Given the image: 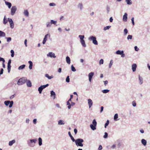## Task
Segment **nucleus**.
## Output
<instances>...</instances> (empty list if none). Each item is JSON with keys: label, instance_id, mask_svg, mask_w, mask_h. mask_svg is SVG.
<instances>
[{"label": "nucleus", "instance_id": "1", "mask_svg": "<svg viewBox=\"0 0 150 150\" xmlns=\"http://www.w3.org/2000/svg\"><path fill=\"white\" fill-rule=\"evenodd\" d=\"M75 142L76 145L78 146H83V144L82 143L83 142V140L81 139H78L74 141Z\"/></svg>", "mask_w": 150, "mask_h": 150}, {"label": "nucleus", "instance_id": "2", "mask_svg": "<svg viewBox=\"0 0 150 150\" xmlns=\"http://www.w3.org/2000/svg\"><path fill=\"white\" fill-rule=\"evenodd\" d=\"M27 81V79L26 77H23L20 79L17 82L18 85H20L24 84Z\"/></svg>", "mask_w": 150, "mask_h": 150}, {"label": "nucleus", "instance_id": "3", "mask_svg": "<svg viewBox=\"0 0 150 150\" xmlns=\"http://www.w3.org/2000/svg\"><path fill=\"white\" fill-rule=\"evenodd\" d=\"M93 124H91L90 126L91 129L93 130H94L96 129V126L97 125V122L96 121L95 119H94L93 120L92 122Z\"/></svg>", "mask_w": 150, "mask_h": 150}, {"label": "nucleus", "instance_id": "4", "mask_svg": "<svg viewBox=\"0 0 150 150\" xmlns=\"http://www.w3.org/2000/svg\"><path fill=\"white\" fill-rule=\"evenodd\" d=\"M4 103L5 104L6 106H8L9 104V107L10 108H11L13 106V101H10L9 100H7L5 101Z\"/></svg>", "mask_w": 150, "mask_h": 150}, {"label": "nucleus", "instance_id": "5", "mask_svg": "<svg viewBox=\"0 0 150 150\" xmlns=\"http://www.w3.org/2000/svg\"><path fill=\"white\" fill-rule=\"evenodd\" d=\"M49 84H47L45 85H42L40 87L38 88V90L39 91L40 93H41L42 90L45 88L46 87L48 86Z\"/></svg>", "mask_w": 150, "mask_h": 150}, {"label": "nucleus", "instance_id": "6", "mask_svg": "<svg viewBox=\"0 0 150 150\" xmlns=\"http://www.w3.org/2000/svg\"><path fill=\"white\" fill-rule=\"evenodd\" d=\"M89 39L93 41V43L95 45H97L98 44V42L95 37L92 36L89 38Z\"/></svg>", "mask_w": 150, "mask_h": 150}, {"label": "nucleus", "instance_id": "7", "mask_svg": "<svg viewBox=\"0 0 150 150\" xmlns=\"http://www.w3.org/2000/svg\"><path fill=\"white\" fill-rule=\"evenodd\" d=\"M17 10V8L15 6H13L11 9V14L12 15H13Z\"/></svg>", "mask_w": 150, "mask_h": 150}, {"label": "nucleus", "instance_id": "8", "mask_svg": "<svg viewBox=\"0 0 150 150\" xmlns=\"http://www.w3.org/2000/svg\"><path fill=\"white\" fill-rule=\"evenodd\" d=\"M47 56H50L51 57H56V56H55L54 53L52 52H49L48 54H47Z\"/></svg>", "mask_w": 150, "mask_h": 150}, {"label": "nucleus", "instance_id": "9", "mask_svg": "<svg viewBox=\"0 0 150 150\" xmlns=\"http://www.w3.org/2000/svg\"><path fill=\"white\" fill-rule=\"evenodd\" d=\"M88 103L89 105V107L90 108L93 105L92 101L91 99H88Z\"/></svg>", "mask_w": 150, "mask_h": 150}, {"label": "nucleus", "instance_id": "10", "mask_svg": "<svg viewBox=\"0 0 150 150\" xmlns=\"http://www.w3.org/2000/svg\"><path fill=\"white\" fill-rule=\"evenodd\" d=\"M93 74L94 73L93 72H91L88 75L89 79L90 82L91 81V79L92 78L93 76Z\"/></svg>", "mask_w": 150, "mask_h": 150}, {"label": "nucleus", "instance_id": "11", "mask_svg": "<svg viewBox=\"0 0 150 150\" xmlns=\"http://www.w3.org/2000/svg\"><path fill=\"white\" fill-rule=\"evenodd\" d=\"M137 65L136 64H134L132 65V69L133 72L135 71L136 70Z\"/></svg>", "mask_w": 150, "mask_h": 150}, {"label": "nucleus", "instance_id": "12", "mask_svg": "<svg viewBox=\"0 0 150 150\" xmlns=\"http://www.w3.org/2000/svg\"><path fill=\"white\" fill-rule=\"evenodd\" d=\"M127 14L125 13L123 16V20L124 21H126L127 20Z\"/></svg>", "mask_w": 150, "mask_h": 150}, {"label": "nucleus", "instance_id": "13", "mask_svg": "<svg viewBox=\"0 0 150 150\" xmlns=\"http://www.w3.org/2000/svg\"><path fill=\"white\" fill-rule=\"evenodd\" d=\"M26 82V85L28 87H30L32 86L31 83L30 81L29 80H27Z\"/></svg>", "mask_w": 150, "mask_h": 150}, {"label": "nucleus", "instance_id": "14", "mask_svg": "<svg viewBox=\"0 0 150 150\" xmlns=\"http://www.w3.org/2000/svg\"><path fill=\"white\" fill-rule=\"evenodd\" d=\"M48 35V34H46L45 35L44 40H43L42 43L43 44H44L46 42L47 40V38Z\"/></svg>", "mask_w": 150, "mask_h": 150}, {"label": "nucleus", "instance_id": "15", "mask_svg": "<svg viewBox=\"0 0 150 150\" xmlns=\"http://www.w3.org/2000/svg\"><path fill=\"white\" fill-rule=\"evenodd\" d=\"M6 4L8 6L9 8H10L11 6V3L6 1H5Z\"/></svg>", "mask_w": 150, "mask_h": 150}, {"label": "nucleus", "instance_id": "16", "mask_svg": "<svg viewBox=\"0 0 150 150\" xmlns=\"http://www.w3.org/2000/svg\"><path fill=\"white\" fill-rule=\"evenodd\" d=\"M68 134L69 136V137H70L72 141L73 142H74L75 141V139L73 137V136H72V135L71 134V132H68Z\"/></svg>", "mask_w": 150, "mask_h": 150}, {"label": "nucleus", "instance_id": "17", "mask_svg": "<svg viewBox=\"0 0 150 150\" xmlns=\"http://www.w3.org/2000/svg\"><path fill=\"white\" fill-rule=\"evenodd\" d=\"M66 61L67 62L68 64H70V59L69 57L67 56L66 57Z\"/></svg>", "mask_w": 150, "mask_h": 150}, {"label": "nucleus", "instance_id": "18", "mask_svg": "<svg viewBox=\"0 0 150 150\" xmlns=\"http://www.w3.org/2000/svg\"><path fill=\"white\" fill-rule=\"evenodd\" d=\"M28 63L30 64L29 66V68L30 69H32L33 63L30 61H29L28 62Z\"/></svg>", "mask_w": 150, "mask_h": 150}, {"label": "nucleus", "instance_id": "19", "mask_svg": "<svg viewBox=\"0 0 150 150\" xmlns=\"http://www.w3.org/2000/svg\"><path fill=\"white\" fill-rule=\"evenodd\" d=\"M80 42L83 45V46L84 47H86V45L85 43V42L84 40H80Z\"/></svg>", "mask_w": 150, "mask_h": 150}, {"label": "nucleus", "instance_id": "20", "mask_svg": "<svg viewBox=\"0 0 150 150\" xmlns=\"http://www.w3.org/2000/svg\"><path fill=\"white\" fill-rule=\"evenodd\" d=\"M45 76L48 79H51L53 77V76H49V74H46L45 75Z\"/></svg>", "mask_w": 150, "mask_h": 150}, {"label": "nucleus", "instance_id": "21", "mask_svg": "<svg viewBox=\"0 0 150 150\" xmlns=\"http://www.w3.org/2000/svg\"><path fill=\"white\" fill-rule=\"evenodd\" d=\"M5 35L6 34L4 32L0 31V37H4Z\"/></svg>", "mask_w": 150, "mask_h": 150}, {"label": "nucleus", "instance_id": "22", "mask_svg": "<svg viewBox=\"0 0 150 150\" xmlns=\"http://www.w3.org/2000/svg\"><path fill=\"white\" fill-rule=\"evenodd\" d=\"M123 51H120V50H117V51L116 53L117 54H120L121 55V54H122L123 53Z\"/></svg>", "mask_w": 150, "mask_h": 150}, {"label": "nucleus", "instance_id": "23", "mask_svg": "<svg viewBox=\"0 0 150 150\" xmlns=\"http://www.w3.org/2000/svg\"><path fill=\"white\" fill-rule=\"evenodd\" d=\"M142 143L144 146H145L146 144V141L145 140L143 139L142 140Z\"/></svg>", "mask_w": 150, "mask_h": 150}, {"label": "nucleus", "instance_id": "24", "mask_svg": "<svg viewBox=\"0 0 150 150\" xmlns=\"http://www.w3.org/2000/svg\"><path fill=\"white\" fill-rule=\"evenodd\" d=\"M15 142V141L14 140H13L11 141H10L9 142V146H11Z\"/></svg>", "mask_w": 150, "mask_h": 150}, {"label": "nucleus", "instance_id": "25", "mask_svg": "<svg viewBox=\"0 0 150 150\" xmlns=\"http://www.w3.org/2000/svg\"><path fill=\"white\" fill-rule=\"evenodd\" d=\"M39 144L40 146H41L42 144V139L40 137H39L38 139Z\"/></svg>", "mask_w": 150, "mask_h": 150}, {"label": "nucleus", "instance_id": "26", "mask_svg": "<svg viewBox=\"0 0 150 150\" xmlns=\"http://www.w3.org/2000/svg\"><path fill=\"white\" fill-rule=\"evenodd\" d=\"M25 67V64H23L20 66L18 68V69L19 70L22 69H24Z\"/></svg>", "mask_w": 150, "mask_h": 150}, {"label": "nucleus", "instance_id": "27", "mask_svg": "<svg viewBox=\"0 0 150 150\" xmlns=\"http://www.w3.org/2000/svg\"><path fill=\"white\" fill-rule=\"evenodd\" d=\"M64 122L62 120H60L58 121V124L62 125L64 124Z\"/></svg>", "mask_w": 150, "mask_h": 150}, {"label": "nucleus", "instance_id": "28", "mask_svg": "<svg viewBox=\"0 0 150 150\" xmlns=\"http://www.w3.org/2000/svg\"><path fill=\"white\" fill-rule=\"evenodd\" d=\"M11 67V64H8L7 69H8V72L9 73L10 71Z\"/></svg>", "mask_w": 150, "mask_h": 150}, {"label": "nucleus", "instance_id": "29", "mask_svg": "<svg viewBox=\"0 0 150 150\" xmlns=\"http://www.w3.org/2000/svg\"><path fill=\"white\" fill-rule=\"evenodd\" d=\"M24 14L26 16H28L29 15V13L27 10H26L24 11Z\"/></svg>", "mask_w": 150, "mask_h": 150}, {"label": "nucleus", "instance_id": "30", "mask_svg": "<svg viewBox=\"0 0 150 150\" xmlns=\"http://www.w3.org/2000/svg\"><path fill=\"white\" fill-rule=\"evenodd\" d=\"M83 4L81 3H80L78 5V7L79 8L81 9H82L83 8Z\"/></svg>", "mask_w": 150, "mask_h": 150}, {"label": "nucleus", "instance_id": "31", "mask_svg": "<svg viewBox=\"0 0 150 150\" xmlns=\"http://www.w3.org/2000/svg\"><path fill=\"white\" fill-rule=\"evenodd\" d=\"M111 27V26H108L106 27H105L104 28V30H107L109 29Z\"/></svg>", "mask_w": 150, "mask_h": 150}, {"label": "nucleus", "instance_id": "32", "mask_svg": "<svg viewBox=\"0 0 150 150\" xmlns=\"http://www.w3.org/2000/svg\"><path fill=\"white\" fill-rule=\"evenodd\" d=\"M126 2L128 4L130 5L132 4V2L131 0H126Z\"/></svg>", "mask_w": 150, "mask_h": 150}, {"label": "nucleus", "instance_id": "33", "mask_svg": "<svg viewBox=\"0 0 150 150\" xmlns=\"http://www.w3.org/2000/svg\"><path fill=\"white\" fill-rule=\"evenodd\" d=\"M79 37L80 38V40H83V38H84V36L83 35H79Z\"/></svg>", "mask_w": 150, "mask_h": 150}, {"label": "nucleus", "instance_id": "34", "mask_svg": "<svg viewBox=\"0 0 150 150\" xmlns=\"http://www.w3.org/2000/svg\"><path fill=\"white\" fill-rule=\"evenodd\" d=\"M37 141V140L36 139H31L30 140V142L31 143H35Z\"/></svg>", "mask_w": 150, "mask_h": 150}, {"label": "nucleus", "instance_id": "35", "mask_svg": "<svg viewBox=\"0 0 150 150\" xmlns=\"http://www.w3.org/2000/svg\"><path fill=\"white\" fill-rule=\"evenodd\" d=\"M50 23H51V24H53L54 25H55L57 23V21L51 20Z\"/></svg>", "mask_w": 150, "mask_h": 150}, {"label": "nucleus", "instance_id": "36", "mask_svg": "<svg viewBox=\"0 0 150 150\" xmlns=\"http://www.w3.org/2000/svg\"><path fill=\"white\" fill-rule=\"evenodd\" d=\"M118 118V114H115L114 116V120H117V119Z\"/></svg>", "mask_w": 150, "mask_h": 150}, {"label": "nucleus", "instance_id": "37", "mask_svg": "<svg viewBox=\"0 0 150 150\" xmlns=\"http://www.w3.org/2000/svg\"><path fill=\"white\" fill-rule=\"evenodd\" d=\"M6 16H5L4 19V23L5 24H6L8 22V21L6 19Z\"/></svg>", "mask_w": 150, "mask_h": 150}, {"label": "nucleus", "instance_id": "38", "mask_svg": "<svg viewBox=\"0 0 150 150\" xmlns=\"http://www.w3.org/2000/svg\"><path fill=\"white\" fill-rule=\"evenodd\" d=\"M109 90H107V89H106V90H103L102 91V92L103 93H106L108 92H109Z\"/></svg>", "mask_w": 150, "mask_h": 150}, {"label": "nucleus", "instance_id": "39", "mask_svg": "<svg viewBox=\"0 0 150 150\" xmlns=\"http://www.w3.org/2000/svg\"><path fill=\"white\" fill-rule=\"evenodd\" d=\"M71 69L72 71H76V69H75V68H74V67L73 65H72L71 66Z\"/></svg>", "mask_w": 150, "mask_h": 150}, {"label": "nucleus", "instance_id": "40", "mask_svg": "<svg viewBox=\"0 0 150 150\" xmlns=\"http://www.w3.org/2000/svg\"><path fill=\"white\" fill-rule=\"evenodd\" d=\"M11 56L12 57H13L14 56V52L13 50H11Z\"/></svg>", "mask_w": 150, "mask_h": 150}, {"label": "nucleus", "instance_id": "41", "mask_svg": "<svg viewBox=\"0 0 150 150\" xmlns=\"http://www.w3.org/2000/svg\"><path fill=\"white\" fill-rule=\"evenodd\" d=\"M139 79L140 80V84H142V78L139 76Z\"/></svg>", "mask_w": 150, "mask_h": 150}, {"label": "nucleus", "instance_id": "42", "mask_svg": "<svg viewBox=\"0 0 150 150\" xmlns=\"http://www.w3.org/2000/svg\"><path fill=\"white\" fill-rule=\"evenodd\" d=\"M113 62H112V60H111L110 62V64L109 65V68H111L112 65V64Z\"/></svg>", "mask_w": 150, "mask_h": 150}, {"label": "nucleus", "instance_id": "43", "mask_svg": "<svg viewBox=\"0 0 150 150\" xmlns=\"http://www.w3.org/2000/svg\"><path fill=\"white\" fill-rule=\"evenodd\" d=\"M70 81V79L69 78V76H68L66 79V81L67 82H69Z\"/></svg>", "mask_w": 150, "mask_h": 150}, {"label": "nucleus", "instance_id": "44", "mask_svg": "<svg viewBox=\"0 0 150 150\" xmlns=\"http://www.w3.org/2000/svg\"><path fill=\"white\" fill-rule=\"evenodd\" d=\"M51 23L50 22H48L47 23V27H50L51 25Z\"/></svg>", "mask_w": 150, "mask_h": 150}, {"label": "nucleus", "instance_id": "45", "mask_svg": "<svg viewBox=\"0 0 150 150\" xmlns=\"http://www.w3.org/2000/svg\"><path fill=\"white\" fill-rule=\"evenodd\" d=\"M109 121L108 120H107L106 123L105 124V127H106V126H107L109 124Z\"/></svg>", "mask_w": 150, "mask_h": 150}, {"label": "nucleus", "instance_id": "46", "mask_svg": "<svg viewBox=\"0 0 150 150\" xmlns=\"http://www.w3.org/2000/svg\"><path fill=\"white\" fill-rule=\"evenodd\" d=\"M51 96H54L55 95V92H54L53 91H52L51 92Z\"/></svg>", "mask_w": 150, "mask_h": 150}, {"label": "nucleus", "instance_id": "47", "mask_svg": "<svg viewBox=\"0 0 150 150\" xmlns=\"http://www.w3.org/2000/svg\"><path fill=\"white\" fill-rule=\"evenodd\" d=\"M1 61L3 62V63H5V60L3 58L0 57V62Z\"/></svg>", "mask_w": 150, "mask_h": 150}, {"label": "nucleus", "instance_id": "48", "mask_svg": "<svg viewBox=\"0 0 150 150\" xmlns=\"http://www.w3.org/2000/svg\"><path fill=\"white\" fill-rule=\"evenodd\" d=\"M103 59H101L99 61L100 64H103Z\"/></svg>", "mask_w": 150, "mask_h": 150}, {"label": "nucleus", "instance_id": "49", "mask_svg": "<svg viewBox=\"0 0 150 150\" xmlns=\"http://www.w3.org/2000/svg\"><path fill=\"white\" fill-rule=\"evenodd\" d=\"M132 35H129L127 37V38L128 40L129 39H132Z\"/></svg>", "mask_w": 150, "mask_h": 150}, {"label": "nucleus", "instance_id": "50", "mask_svg": "<svg viewBox=\"0 0 150 150\" xmlns=\"http://www.w3.org/2000/svg\"><path fill=\"white\" fill-rule=\"evenodd\" d=\"M108 136V134L106 132L105 133V135L104 136V138H106Z\"/></svg>", "mask_w": 150, "mask_h": 150}, {"label": "nucleus", "instance_id": "51", "mask_svg": "<svg viewBox=\"0 0 150 150\" xmlns=\"http://www.w3.org/2000/svg\"><path fill=\"white\" fill-rule=\"evenodd\" d=\"M8 21L10 23V24L12 23L13 22L12 19L11 18H8Z\"/></svg>", "mask_w": 150, "mask_h": 150}, {"label": "nucleus", "instance_id": "52", "mask_svg": "<svg viewBox=\"0 0 150 150\" xmlns=\"http://www.w3.org/2000/svg\"><path fill=\"white\" fill-rule=\"evenodd\" d=\"M132 104L133 106L135 107L136 105V103L135 101H133L132 103Z\"/></svg>", "mask_w": 150, "mask_h": 150}, {"label": "nucleus", "instance_id": "53", "mask_svg": "<svg viewBox=\"0 0 150 150\" xmlns=\"http://www.w3.org/2000/svg\"><path fill=\"white\" fill-rule=\"evenodd\" d=\"M11 38L10 37L8 38H7V40L8 42H9L11 40Z\"/></svg>", "mask_w": 150, "mask_h": 150}, {"label": "nucleus", "instance_id": "54", "mask_svg": "<svg viewBox=\"0 0 150 150\" xmlns=\"http://www.w3.org/2000/svg\"><path fill=\"white\" fill-rule=\"evenodd\" d=\"M128 30H127L125 28L124 30V33L125 34H127V33Z\"/></svg>", "mask_w": 150, "mask_h": 150}, {"label": "nucleus", "instance_id": "55", "mask_svg": "<svg viewBox=\"0 0 150 150\" xmlns=\"http://www.w3.org/2000/svg\"><path fill=\"white\" fill-rule=\"evenodd\" d=\"M103 148L102 146L101 145H100L98 148V150H101Z\"/></svg>", "mask_w": 150, "mask_h": 150}, {"label": "nucleus", "instance_id": "56", "mask_svg": "<svg viewBox=\"0 0 150 150\" xmlns=\"http://www.w3.org/2000/svg\"><path fill=\"white\" fill-rule=\"evenodd\" d=\"M10 27L12 28H13L14 27V24L13 22L12 23L10 24Z\"/></svg>", "mask_w": 150, "mask_h": 150}, {"label": "nucleus", "instance_id": "57", "mask_svg": "<svg viewBox=\"0 0 150 150\" xmlns=\"http://www.w3.org/2000/svg\"><path fill=\"white\" fill-rule=\"evenodd\" d=\"M49 5L50 6H55V4L54 3H50V4Z\"/></svg>", "mask_w": 150, "mask_h": 150}, {"label": "nucleus", "instance_id": "58", "mask_svg": "<svg viewBox=\"0 0 150 150\" xmlns=\"http://www.w3.org/2000/svg\"><path fill=\"white\" fill-rule=\"evenodd\" d=\"M134 17H132L131 19L132 23L133 25H134Z\"/></svg>", "mask_w": 150, "mask_h": 150}, {"label": "nucleus", "instance_id": "59", "mask_svg": "<svg viewBox=\"0 0 150 150\" xmlns=\"http://www.w3.org/2000/svg\"><path fill=\"white\" fill-rule=\"evenodd\" d=\"M27 40L26 39H25V41H24V43H25V46L26 47H27Z\"/></svg>", "mask_w": 150, "mask_h": 150}, {"label": "nucleus", "instance_id": "60", "mask_svg": "<svg viewBox=\"0 0 150 150\" xmlns=\"http://www.w3.org/2000/svg\"><path fill=\"white\" fill-rule=\"evenodd\" d=\"M15 96V94H14L13 95H12L10 97V99H13L14 97Z\"/></svg>", "mask_w": 150, "mask_h": 150}, {"label": "nucleus", "instance_id": "61", "mask_svg": "<svg viewBox=\"0 0 150 150\" xmlns=\"http://www.w3.org/2000/svg\"><path fill=\"white\" fill-rule=\"evenodd\" d=\"M61 71H62V69L61 68H59V69H58V71L59 72V73H61Z\"/></svg>", "mask_w": 150, "mask_h": 150}, {"label": "nucleus", "instance_id": "62", "mask_svg": "<svg viewBox=\"0 0 150 150\" xmlns=\"http://www.w3.org/2000/svg\"><path fill=\"white\" fill-rule=\"evenodd\" d=\"M134 49H135V50L136 51H138V49L137 47L136 46H135Z\"/></svg>", "mask_w": 150, "mask_h": 150}, {"label": "nucleus", "instance_id": "63", "mask_svg": "<svg viewBox=\"0 0 150 150\" xmlns=\"http://www.w3.org/2000/svg\"><path fill=\"white\" fill-rule=\"evenodd\" d=\"M104 84L105 86H106V84H107L108 83V81H104Z\"/></svg>", "mask_w": 150, "mask_h": 150}, {"label": "nucleus", "instance_id": "64", "mask_svg": "<svg viewBox=\"0 0 150 150\" xmlns=\"http://www.w3.org/2000/svg\"><path fill=\"white\" fill-rule=\"evenodd\" d=\"M103 106H101V107L100 112H102L103 111Z\"/></svg>", "mask_w": 150, "mask_h": 150}]
</instances>
